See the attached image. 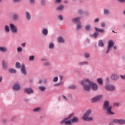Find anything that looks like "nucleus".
<instances>
[{
	"label": "nucleus",
	"instance_id": "nucleus-3",
	"mask_svg": "<svg viewBox=\"0 0 125 125\" xmlns=\"http://www.w3.org/2000/svg\"><path fill=\"white\" fill-rule=\"evenodd\" d=\"M91 114V109H88L86 110V112L83 115L82 117V120L83 121L88 122L89 121H92L93 118L92 117H89V115Z\"/></svg>",
	"mask_w": 125,
	"mask_h": 125
},
{
	"label": "nucleus",
	"instance_id": "nucleus-29",
	"mask_svg": "<svg viewBox=\"0 0 125 125\" xmlns=\"http://www.w3.org/2000/svg\"><path fill=\"white\" fill-rule=\"evenodd\" d=\"M58 42H64V40L62 37L58 38Z\"/></svg>",
	"mask_w": 125,
	"mask_h": 125
},
{
	"label": "nucleus",
	"instance_id": "nucleus-10",
	"mask_svg": "<svg viewBox=\"0 0 125 125\" xmlns=\"http://www.w3.org/2000/svg\"><path fill=\"white\" fill-rule=\"evenodd\" d=\"M119 78H120L119 75L116 74H113L111 76V79L112 81H118V80H119Z\"/></svg>",
	"mask_w": 125,
	"mask_h": 125
},
{
	"label": "nucleus",
	"instance_id": "nucleus-37",
	"mask_svg": "<svg viewBox=\"0 0 125 125\" xmlns=\"http://www.w3.org/2000/svg\"><path fill=\"white\" fill-rule=\"evenodd\" d=\"M77 30H80V29H82V24H81V22H79V24H77Z\"/></svg>",
	"mask_w": 125,
	"mask_h": 125
},
{
	"label": "nucleus",
	"instance_id": "nucleus-8",
	"mask_svg": "<svg viewBox=\"0 0 125 125\" xmlns=\"http://www.w3.org/2000/svg\"><path fill=\"white\" fill-rule=\"evenodd\" d=\"M104 88L109 91H113L115 90V86L114 85H106L105 86Z\"/></svg>",
	"mask_w": 125,
	"mask_h": 125
},
{
	"label": "nucleus",
	"instance_id": "nucleus-64",
	"mask_svg": "<svg viewBox=\"0 0 125 125\" xmlns=\"http://www.w3.org/2000/svg\"><path fill=\"white\" fill-rule=\"evenodd\" d=\"M39 83H42V81L41 80H39Z\"/></svg>",
	"mask_w": 125,
	"mask_h": 125
},
{
	"label": "nucleus",
	"instance_id": "nucleus-38",
	"mask_svg": "<svg viewBox=\"0 0 125 125\" xmlns=\"http://www.w3.org/2000/svg\"><path fill=\"white\" fill-rule=\"evenodd\" d=\"M35 60V56H31L29 57V61H34Z\"/></svg>",
	"mask_w": 125,
	"mask_h": 125
},
{
	"label": "nucleus",
	"instance_id": "nucleus-34",
	"mask_svg": "<svg viewBox=\"0 0 125 125\" xmlns=\"http://www.w3.org/2000/svg\"><path fill=\"white\" fill-rule=\"evenodd\" d=\"M21 67V64H20V62H16V67L18 69H19Z\"/></svg>",
	"mask_w": 125,
	"mask_h": 125
},
{
	"label": "nucleus",
	"instance_id": "nucleus-50",
	"mask_svg": "<svg viewBox=\"0 0 125 125\" xmlns=\"http://www.w3.org/2000/svg\"><path fill=\"white\" fill-rule=\"evenodd\" d=\"M44 66H48L49 65V62H46L43 63Z\"/></svg>",
	"mask_w": 125,
	"mask_h": 125
},
{
	"label": "nucleus",
	"instance_id": "nucleus-35",
	"mask_svg": "<svg viewBox=\"0 0 125 125\" xmlns=\"http://www.w3.org/2000/svg\"><path fill=\"white\" fill-rule=\"evenodd\" d=\"M69 88H70L71 89H76L77 88L76 87V85H70L68 86Z\"/></svg>",
	"mask_w": 125,
	"mask_h": 125
},
{
	"label": "nucleus",
	"instance_id": "nucleus-21",
	"mask_svg": "<svg viewBox=\"0 0 125 125\" xmlns=\"http://www.w3.org/2000/svg\"><path fill=\"white\" fill-rule=\"evenodd\" d=\"M42 34L44 35V36H47V34H48V30L47 29L44 28L42 30Z\"/></svg>",
	"mask_w": 125,
	"mask_h": 125
},
{
	"label": "nucleus",
	"instance_id": "nucleus-2",
	"mask_svg": "<svg viewBox=\"0 0 125 125\" xmlns=\"http://www.w3.org/2000/svg\"><path fill=\"white\" fill-rule=\"evenodd\" d=\"M103 109L107 115H115V113L112 111V106L110 105V103L108 101H106L104 102Z\"/></svg>",
	"mask_w": 125,
	"mask_h": 125
},
{
	"label": "nucleus",
	"instance_id": "nucleus-13",
	"mask_svg": "<svg viewBox=\"0 0 125 125\" xmlns=\"http://www.w3.org/2000/svg\"><path fill=\"white\" fill-rule=\"evenodd\" d=\"M26 67H25V65L22 64L21 67V72L24 75H27V72H26Z\"/></svg>",
	"mask_w": 125,
	"mask_h": 125
},
{
	"label": "nucleus",
	"instance_id": "nucleus-61",
	"mask_svg": "<svg viewBox=\"0 0 125 125\" xmlns=\"http://www.w3.org/2000/svg\"><path fill=\"white\" fill-rule=\"evenodd\" d=\"M108 125H114V122H112L110 123Z\"/></svg>",
	"mask_w": 125,
	"mask_h": 125
},
{
	"label": "nucleus",
	"instance_id": "nucleus-59",
	"mask_svg": "<svg viewBox=\"0 0 125 125\" xmlns=\"http://www.w3.org/2000/svg\"><path fill=\"white\" fill-rule=\"evenodd\" d=\"M62 97H63L65 100H68V99L65 96L62 95Z\"/></svg>",
	"mask_w": 125,
	"mask_h": 125
},
{
	"label": "nucleus",
	"instance_id": "nucleus-60",
	"mask_svg": "<svg viewBox=\"0 0 125 125\" xmlns=\"http://www.w3.org/2000/svg\"><path fill=\"white\" fill-rule=\"evenodd\" d=\"M24 101H25V102H28V101H29V99H24Z\"/></svg>",
	"mask_w": 125,
	"mask_h": 125
},
{
	"label": "nucleus",
	"instance_id": "nucleus-55",
	"mask_svg": "<svg viewBox=\"0 0 125 125\" xmlns=\"http://www.w3.org/2000/svg\"><path fill=\"white\" fill-rule=\"evenodd\" d=\"M42 61H47V59L46 58H43L41 60Z\"/></svg>",
	"mask_w": 125,
	"mask_h": 125
},
{
	"label": "nucleus",
	"instance_id": "nucleus-22",
	"mask_svg": "<svg viewBox=\"0 0 125 125\" xmlns=\"http://www.w3.org/2000/svg\"><path fill=\"white\" fill-rule=\"evenodd\" d=\"M64 8V5L61 4L59 6L57 7V10H59V11H61L63 10V9Z\"/></svg>",
	"mask_w": 125,
	"mask_h": 125
},
{
	"label": "nucleus",
	"instance_id": "nucleus-9",
	"mask_svg": "<svg viewBox=\"0 0 125 125\" xmlns=\"http://www.w3.org/2000/svg\"><path fill=\"white\" fill-rule=\"evenodd\" d=\"M69 118H66L62 120V122H61V124L62 125L63 124H64L65 125H72V121L68 120Z\"/></svg>",
	"mask_w": 125,
	"mask_h": 125
},
{
	"label": "nucleus",
	"instance_id": "nucleus-53",
	"mask_svg": "<svg viewBox=\"0 0 125 125\" xmlns=\"http://www.w3.org/2000/svg\"><path fill=\"white\" fill-rule=\"evenodd\" d=\"M7 122V120L6 119H3L2 120L3 124H5Z\"/></svg>",
	"mask_w": 125,
	"mask_h": 125
},
{
	"label": "nucleus",
	"instance_id": "nucleus-19",
	"mask_svg": "<svg viewBox=\"0 0 125 125\" xmlns=\"http://www.w3.org/2000/svg\"><path fill=\"white\" fill-rule=\"evenodd\" d=\"M0 51L1 52H6L7 51V48L6 47H0Z\"/></svg>",
	"mask_w": 125,
	"mask_h": 125
},
{
	"label": "nucleus",
	"instance_id": "nucleus-30",
	"mask_svg": "<svg viewBox=\"0 0 125 125\" xmlns=\"http://www.w3.org/2000/svg\"><path fill=\"white\" fill-rule=\"evenodd\" d=\"M41 107H36L33 109V112H40L41 111Z\"/></svg>",
	"mask_w": 125,
	"mask_h": 125
},
{
	"label": "nucleus",
	"instance_id": "nucleus-15",
	"mask_svg": "<svg viewBox=\"0 0 125 125\" xmlns=\"http://www.w3.org/2000/svg\"><path fill=\"white\" fill-rule=\"evenodd\" d=\"M79 122V118L77 117H74L73 118V119L71 120V123L72 124L77 123Z\"/></svg>",
	"mask_w": 125,
	"mask_h": 125
},
{
	"label": "nucleus",
	"instance_id": "nucleus-51",
	"mask_svg": "<svg viewBox=\"0 0 125 125\" xmlns=\"http://www.w3.org/2000/svg\"><path fill=\"white\" fill-rule=\"evenodd\" d=\"M21 45L23 47H25V46H26V42L22 43L21 44Z\"/></svg>",
	"mask_w": 125,
	"mask_h": 125
},
{
	"label": "nucleus",
	"instance_id": "nucleus-36",
	"mask_svg": "<svg viewBox=\"0 0 125 125\" xmlns=\"http://www.w3.org/2000/svg\"><path fill=\"white\" fill-rule=\"evenodd\" d=\"M62 84H63V82H61L59 83H57L55 84L54 86H59L60 85H62Z\"/></svg>",
	"mask_w": 125,
	"mask_h": 125
},
{
	"label": "nucleus",
	"instance_id": "nucleus-40",
	"mask_svg": "<svg viewBox=\"0 0 125 125\" xmlns=\"http://www.w3.org/2000/svg\"><path fill=\"white\" fill-rule=\"evenodd\" d=\"M101 26L102 28H104V27H106V24L104 23V22H102L101 23Z\"/></svg>",
	"mask_w": 125,
	"mask_h": 125
},
{
	"label": "nucleus",
	"instance_id": "nucleus-41",
	"mask_svg": "<svg viewBox=\"0 0 125 125\" xmlns=\"http://www.w3.org/2000/svg\"><path fill=\"white\" fill-rule=\"evenodd\" d=\"M17 51H18V52H21V51H22V47H18Z\"/></svg>",
	"mask_w": 125,
	"mask_h": 125
},
{
	"label": "nucleus",
	"instance_id": "nucleus-52",
	"mask_svg": "<svg viewBox=\"0 0 125 125\" xmlns=\"http://www.w3.org/2000/svg\"><path fill=\"white\" fill-rule=\"evenodd\" d=\"M21 0H13V2H20Z\"/></svg>",
	"mask_w": 125,
	"mask_h": 125
},
{
	"label": "nucleus",
	"instance_id": "nucleus-57",
	"mask_svg": "<svg viewBox=\"0 0 125 125\" xmlns=\"http://www.w3.org/2000/svg\"><path fill=\"white\" fill-rule=\"evenodd\" d=\"M60 80L61 81H62V80H63V76L60 75Z\"/></svg>",
	"mask_w": 125,
	"mask_h": 125
},
{
	"label": "nucleus",
	"instance_id": "nucleus-20",
	"mask_svg": "<svg viewBox=\"0 0 125 125\" xmlns=\"http://www.w3.org/2000/svg\"><path fill=\"white\" fill-rule=\"evenodd\" d=\"M81 19V18L78 17V18H76L75 19H73L72 20V21L74 22L75 23H76V24H78V23H80V20Z\"/></svg>",
	"mask_w": 125,
	"mask_h": 125
},
{
	"label": "nucleus",
	"instance_id": "nucleus-62",
	"mask_svg": "<svg viewBox=\"0 0 125 125\" xmlns=\"http://www.w3.org/2000/svg\"><path fill=\"white\" fill-rule=\"evenodd\" d=\"M43 83H46V79L44 80L43 81Z\"/></svg>",
	"mask_w": 125,
	"mask_h": 125
},
{
	"label": "nucleus",
	"instance_id": "nucleus-7",
	"mask_svg": "<svg viewBox=\"0 0 125 125\" xmlns=\"http://www.w3.org/2000/svg\"><path fill=\"white\" fill-rule=\"evenodd\" d=\"M113 46H114V41H113L112 40H110L108 42L107 50L106 52V53H109V51L111 50V48L113 47Z\"/></svg>",
	"mask_w": 125,
	"mask_h": 125
},
{
	"label": "nucleus",
	"instance_id": "nucleus-12",
	"mask_svg": "<svg viewBox=\"0 0 125 125\" xmlns=\"http://www.w3.org/2000/svg\"><path fill=\"white\" fill-rule=\"evenodd\" d=\"M25 17L27 20L28 21H30L31 20V18H32V17L31 16V14L28 11H26L25 12Z\"/></svg>",
	"mask_w": 125,
	"mask_h": 125
},
{
	"label": "nucleus",
	"instance_id": "nucleus-27",
	"mask_svg": "<svg viewBox=\"0 0 125 125\" xmlns=\"http://www.w3.org/2000/svg\"><path fill=\"white\" fill-rule=\"evenodd\" d=\"M97 82L98 83H99V84H100V85H102V84H103V81L102 80V79H101V78H98L97 79Z\"/></svg>",
	"mask_w": 125,
	"mask_h": 125
},
{
	"label": "nucleus",
	"instance_id": "nucleus-46",
	"mask_svg": "<svg viewBox=\"0 0 125 125\" xmlns=\"http://www.w3.org/2000/svg\"><path fill=\"white\" fill-rule=\"evenodd\" d=\"M61 1L62 0H55V3H61Z\"/></svg>",
	"mask_w": 125,
	"mask_h": 125
},
{
	"label": "nucleus",
	"instance_id": "nucleus-4",
	"mask_svg": "<svg viewBox=\"0 0 125 125\" xmlns=\"http://www.w3.org/2000/svg\"><path fill=\"white\" fill-rule=\"evenodd\" d=\"M103 98L102 95L97 96L96 97H93L91 99V101L92 103H95V102H98V101H100L101 99Z\"/></svg>",
	"mask_w": 125,
	"mask_h": 125
},
{
	"label": "nucleus",
	"instance_id": "nucleus-25",
	"mask_svg": "<svg viewBox=\"0 0 125 125\" xmlns=\"http://www.w3.org/2000/svg\"><path fill=\"white\" fill-rule=\"evenodd\" d=\"M95 29L97 32H100V33H104V29L98 28L97 27H95Z\"/></svg>",
	"mask_w": 125,
	"mask_h": 125
},
{
	"label": "nucleus",
	"instance_id": "nucleus-17",
	"mask_svg": "<svg viewBox=\"0 0 125 125\" xmlns=\"http://www.w3.org/2000/svg\"><path fill=\"white\" fill-rule=\"evenodd\" d=\"M18 19H19V15L16 14L13 15V20H14V21H17Z\"/></svg>",
	"mask_w": 125,
	"mask_h": 125
},
{
	"label": "nucleus",
	"instance_id": "nucleus-23",
	"mask_svg": "<svg viewBox=\"0 0 125 125\" xmlns=\"http://www.w3.org/2000/svg\"><path fill=\"white\" fill-rule=\"evenodd\" d=\"M38 88L41 91H44L46 89V88L44 86H40L38 87Z\"/></svg>",
	"mask_w": 125,
	"mask_h": 125
},
{
	"label": "nucleus",
	"instance_id": "nucleus-39",
	"mask_svg": "<svg viewBox=\"0 0 125 125\" xmlns=\"http://www.w3.org/2000/svg\"><path fill=\"white\" fill-rule=\"evenodd\" d=\"M53 47H54V44H53V43L51 42L49 43V48H53Z\"/></svg>",
	"mask_w": 125,
	"mask_h": 125
},
{
	"label": "nucleus",
	"instance_id": "nucleus-24",
	"mask_svg": "<svg viewBox=\"0 0 125 125\" xmlns=\"http://www.w3.org/2000/svg\"><path fill=\"white\" fill-rule=\"evenodd\" d=\"M84 29L86 31H90V29H91V27L90 26V25L87 24L84 27Z\"/></svg>",
	"mask_w": 125,
	"mask_h": 125
},
{
	"label": "nucleus",
	"instance_id": "nucleus-42",
	"mask_svg": "<svg viewBox=\"0 0 125 125\" xmlns=\"http://www.w3.org/2000/svg\"><path fill=\"white\" fill-rule=\"evenodd\" d=\"M53 82L54 83H56V82H58V77H56L53 79Z\"/></svg>",
	"mask_w": 125,
	"mask_h": 125
},
{
	"label": "nucleus",
	"instance_id": "nucleus-6",
	"mask_svg": "<svg viewBox=\"0 0 125 125\" xmlns=\"http://www.w3.org/2000/svg\"><path fill=\"white\" fill-rule=\"evenodd\" d=\"M113 122L117 125H125V120L124 119H114Z\"/></svg>",
	"mask_w": 125,
	"mask_h": 125
},
{
	"label": "nucleus",
	"instance_id": "nucleus-26",
	"mask_svg": "<svg viewBox=\"0 0 125 125\" xmlns=\"http://www.w3.org/2000/svg\"><path fill=\"white\" fill-rule=\"evenodd\" d=\"M4 31L6 33H9L10 29H9V26L8 25H5L4 27Z\"/></svg>",
	"mask_w": 125,
	"mask_h": 125
},
{
	"label": "nucleus",
	"instance_id": "nucleus-16",
	"mask_svg": "<svg viewBox=\"0 0 125 125\" xmlns=\"http://www.w3.org/2000/svg\"><path fill=\"white\" fill-rule=\"evenodd\" d=\"M79 66H83L84 65H88V62L84 61L79 62Z\"/></svg>",
	"mask_w": 125,
	"mask_h": 125
},
{
	"label": "nucleus",
	"instance_id": "nucleus-54",
	"mask_svg": "<svg viewBox=\"0 0 125 125\" xmlns=\"http://www.w3.org/2000/svg\"><path fill=\"white\" fill-rule=\"evenodd\" d=\"M119 2H125V0H117Z\"/></svg>",
	"mask_w": 125,
	"mask_h": 125
},
{
	"label": "nucleus",
	"instance_id": "nucleus-43",
	"mask_svg": "<svg viewBox=\"0 0 125 125\" xmlns=\"http://www.w3.org/2000/svg\"><path fill=\"white\" fill-rule=\"evenodd\" d=\"M74 116H75V114L72 113L70 115H69V116H68V117L67 118L71 119V118H73V117H74Z\"/></svg>",
	"mask_w": 125,
	"mask_h": 125
},
{
	"label": "nucleus",
	"instance_id": "nucleus-32",
	"mask_svg": "<svg viewBox=\"0 0 125 125\" xmlns=\"http://www.w3.org/2000/svg\"><path fill=\"white\" fill-rule=\"evenodd\" d=\"M8 71L11 73H16V70H15V69L11 68L9 69Z\"/></svg>",
	"mask_w": 125,
	"mask_h": 125
},
{
	"label": "nucleus",
	"instance_id": "nucleus-18",
	"mask_svg": "<svg viewBox=\"0 0 125 125\" xmlns=\"http://www.w3.org/2000/svg\"><path fill=\"white\" fill-rule=\"evenodd\" d=\"M2 68L5 70H6V69H7V63L5 62L4 61H3L2 62Z\"/></svg>",
	"mask_w": 125,
	"mask_h": 125
},
{
	"label": "nucleus",
	"instance_id": "nucleus-63",
	"mask_svg": "<svg viewBox=\"0 0 125 125\" xmlns=\"http://www.w3.org/2000/svg\"><path fill=\"white\" fill-rule=\"evenodd\" d=\"M64 3H68V1L67 0H65L64 1Z\"/></svg>",
	"mask_w": 125,
	"mask_h": 125
},
{
	"label": "nucleus",
	"instance_id": "nucleus-58",
	"mask_svg": "<svg viewBox=\"0 0 125 125\" xmlns=\"http://www.w3.org/2000/svg\"><path fill=\"white\" fill-rule=\"evenodd\" d=\"M99 21V19L97 18L95 20V22H98Z\"/></svg>",
	"mask_w": 125,
	"mask_h": 125
},
{
	"label": "nucleus",
	"instance_id": "nucleus-31",
	"mask_svg": "<svg viewBox=\"0 0 125 125\" xmlns=\"http://www.w3.org/2000/svg\"><path fill=\"white\" fill-rule=\"evenodd\" d=\"M84 56L85 58H89L90 57V55L89 53L85 52L84 53Z\"/></svg>",
	"mask_w": 125,
	"mask_h": 125
},
{
	"label": "nucleus",
	"instance_id": "nucleus-11",
	"mask_svg": "<svg viewBox=\"0 0 125 125\" xmlns=\"http://www.w3.org/2000/svg\"><path fill=\"white\" fill-rule=\"evenodd\" d=\"M24 91L26 93H27V94H31V93H33V92H34V91L31 88H25L24 89Z\"/></svg>",
	"mask_w": 125,
	"mask_h": 125
},
{
	"label": "nucleus",
	"instance_id": "nucleus-44",
	"mask_svg": "<svg viewBox=\"0 0 125 125\" xmlns=\"http://www.w3.org/2000/svg\"><path fill=\"white\" fill-rule=\"evenodd\" d=\"M41 4L42 5H45V0H41Z\"/></svg>",
	"mask_w": 125,
	"mask_h": 125
},
{
	"label": "nucleus",
	"instance_id": "nucleus-1",
	"mask_svg": "<svg viewBox=\"0 0 125 125\" xmlns=\"http://www.w3.org/2000/svg\"><path fill=\"white\" fill-rule=\"evenodd\" d=\"M81 84L84 86V89L86 91H89L90 88L94 91L98 89V85L97 84L90 81L88 79H84L81 82Z\"/></svg>",
	"mask_w": 125,
	"mask_h": 125
},
{
	"label": "nucleus",
	"instance_id": "nucleus-48",
	"mask_svg": "<svg viewBox=\"0 0 125 125\" xmlns=\"http://www.w3.org/2000/svg\"><path fill=\"white\" fill-rule=\"evenodd\" d=\"M68 98L69 99H72V98H73V96L72 95H71V94H68Z\"/></svg>",
	"mask_w": 125,
	"mask_h": 125
},
{
	"label": "nucleus",
	"instance_id": "nucleus-28",
	"mask_svg": "<svg viewBox=\"0 0 125 125\" xmlns=\"http://www.w3.org/2000/svg\"><path fill=\"white\" fill-rule=\"evenodd\" d=\"M99 46H101V47H102L104 46V43H103V42L102 40H100L99 42Z\"/></svg>",
	"mask_w": 125,
	"mask_h": 125
},
{
	"label": "nucleus",
	"instance_id": "nucleus-47",
	"mask_svg": "<svg viewBox=\"0 0 125 125\" xmlns=\"http://www.w3.org/2000/svg\"><path fill=\"white\" fill-rule=\"evenodd\" d=\"M58 19H59V20H63V16H62V15H59L58 16Z\"/></svg>",
	"mask_w": 125,
	"mask_h": 125
},
{
	"label": "nucleus",
	"instance_id": "nucleus-45",
	"mask_svg": "<svg viewBox=\"0 0 125 125\" xmlns=\"http://www.w3.org/2000/svg\"><path fill=\"white\" fill-rule=\"evenodd\" d=\"M99 33L98 32H95L93 34V37H94V38H97V36H98Z\"/></svg>",
	"mask_w": 125,
	"mask_h": 125
},
{
	"label": "nucleus",
	"instance_id": "nucleus-14",
	"mask_svg": "<svg viewBox=\"0 0 125 125\" xmlns=\"http://www.w3.org/2000/svg\"><path fill=\"white\" fill-rule=\"evenodd\" d=\"M13 88L14 90H19L21 88L20 85H19V84H15L13 86Z\"/></svg>",
	"mask_w": 125,
	"mask_h": 125
},
{
	"label": "nucleus",
	"instance_id": "nucleus-56",
	"mask_svg": "<svg viewBox=\"0 0 125 125\" xmlns=\"http://www.w3.org/2000/svg\"><path fill=\"white\" fill-rule=\"evenodd\" d=\"M30 3H35V0H30Z\"/></svg>",
	"mask_w": 125,
	"mask_h": 125
},
{
	"label": "nucleus",
	"instance_id": "nucleus-49",
	"mask_svg": "<svg viewBox=\"0 0 125 125\" xmlns=\"http://www.w3.org/2000/svg\"><path fill=\"white\" fill-rule=\"evenodd\" d=\"M119 105H120V104L118 103H115L114 104V106H115L116 107L119 106Z\"/></svg>",
	"mask_w": 125,
	"mask_h": 125
},
{
	"label": "nucleus",
	"instance_id": "nucleus-33",
	"mask_svg": "<svg viewBox=\"0 0 125 125\" xmlns=\"http://www.w3.org/2000/svg\"><path fill=\"white\" fill-rule=\"evenodd\" d=\"M104 14H105L106 15H108V14H109V13H110V11H109V10L104 9Z\"/></svg>",
	"mask_w": 125,
	"mask_h": 125
},
{
	"label": "nucleus",
	"instance_id": "nucleus-5",
	"mask_svg": "<svg viewBox=\"0 0 125 125\" xmlns=\"http://www.w3.org/2000/svg\"><path fill=\"white\" fill-rule=\"evenodd\" d=\"M9 26L12 33H13V34H17L18 30L16 26L13 23H10Z\"/></svg>",
	"mask_w": 125,
	"mask_h": 125
}]
</instances>
